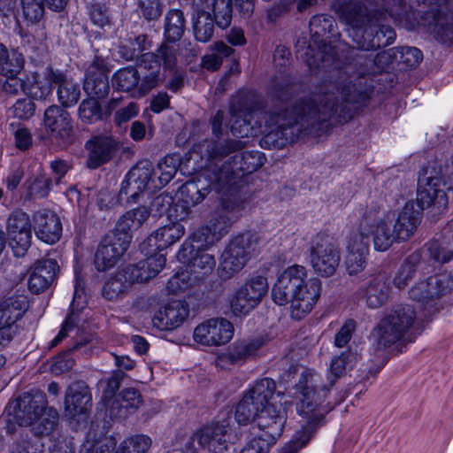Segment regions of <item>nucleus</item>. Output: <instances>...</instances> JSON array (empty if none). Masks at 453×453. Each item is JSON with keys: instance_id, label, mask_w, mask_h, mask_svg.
Returning <instances> with one entry per match:
<instances>
[{"instance_id": "f257e3e1", "label": "nucleus", "mask_w": 453, "mask_h": 453, "mask_svg": "<svg viewBox=\"0 0 453 453\" xmlns=\"http://www.w3.org/2000/svg\"><path fill=\"white\" fill-rule=\"evenodd\" d=\"M291 82L286 76L272 81L269 96L274 105L268 108L253 91H241L230 102V126L234 135L247 137L252 134L253 124L264 127L262 143L269 149H281L294 141L303 131L320 134L329 127V120L338 122L351 119L369 101L370 95L358 83H337L321 94L295 102L291 107L286 102L291 96Z\"/></svg>"}, {"instance_id": "f03ea898", "label": "nucleus", "mask_w": 453, "mask_h": 453, "mask_svg": "<svg viewBox=\"0 0 453 453\" xmlns=\"http://www.w3.org/2000/svg\"><path fill=\"white\" fill-rule=\"evenodd\" d=\"M357 357V353L349 348L334 357L330 364V378L327 384L323 383L321 377L317 373L309 371L302 373L297 384L300 397L296 403L297 413L303 418L301 429L296 433L281 453H297L324 425L325 416L329 410L322 404V402L335 380L348 369L353 368Z\"/></svg>"}, {"instance_id": "7ed1b4c3", "label": "nucleus", "mask_w": 453, "mask_h": 453, "mask_svg": "<svg viewBox=\"0 0 453 453\" xmlns=\"http://www.w3.org/2000/svg\"><path fill=\"white\" fill-rule=\"evenodd\" d=\"M240 140H204L193 148V152L207 159V169L212 180L226 184L231 190L237 173H250L263 165L259 151H244Z\"/></svg>"}, {"instance_id": "20e7f679", "label": "nucleus", "mask_w": 453, "mask_h": 453, "mask_svg": "<svg viewBox=\"0 0 453 453\" xmlns=\"http://www.w3.org/2000/svg\"><path fill=\"white\" fill-rule=\"evenodd\" d=\"M306 277L303 266H289L278 276L272 289L275 303H290V315L295 319L310 313L320 296L321 280L318 278L306 280Z\"/></svg>"}, {"instance_id": "39448f33", "label": "nucleus", "mask_w": 453, "mask_h": 453, "mask_svg": "<svg viewBox=\"0 0 453 453\" xmlns=\"http://www.w3.org/2000/svg\"><path fill=\"white\" fill-rule=\"evenodd\" d=\"M14 421L19 426H30L35 434H49L58 422V411L48 407L46 395L40 390H32L20 395L10 403Z\"/></svg>"}, {"instance_id": "423d86ee", "label": "nucleus", "mask_w": 453, "mask_h": 453, "mask_svg": "<svg viewBox=\"0 0 453 453\" xmlns=\"http://www.w3.org/2000/svg\"><path fill=\"white\" fill-rule=\"evenodd\" d=\"M335 22L331 16L315 15L310 20L311 43L302 48L297 45V54L306 62L310 69L324 67L336 57L334 48L331 45Z\"/></svg>"}, {"instance_id": "0eeeda50", "label": "nucleus", "mask_w": 453, "mask_h": 453, "mask_svg": "<svg viewBox=\"0 0 453 453\" xmlns=\"http://www.w3.org/2000/svg\"><path fill=\"white\" fill-rule=\"evenodd\" d=\"M452 174L449 166L436 161L428 162L418 174L416 202L424 208H445L448 204L447 191L453 189Z\"/></svg>"}, {"instance_id": "6e6552de", "label": "nucleus", "mask_w": 453, "mask_h": 453, "mask_svg": "<svg viewBox=\"0 0 453 453\" xmlns=\"http://www.w3.org/2000/svg\"><path fill=\"white\" fill-rule=\"evenodd\" d=\"M241 207L242 203L233 195L221 197L219 204L210 214L207 224L193 234L192 248L205 250L219 242L230 226L229 213L239 211Z\"/></svg>"}, {"instance_id": "1a4fd4ad", "label": "nucleus", "mask_w": 453, "mask_h": 453, "mask_svg": "<svg viewBox=\"0 0 453 453\" xmlns=\"http://www.w3.org/2000/svg\"><path fill=\"white\" fill-rule=\"evenodd\" d=\"M407 30L421 26L434 39L441 43L453 44V15L436 7H432L422 14L416 11L406 13L404 20L398 17V25Z\"/></svg>"}, {"instance_id": "9d476101", "label": "nucleus", "mask_w": 453, "mask_h": 453, "mask_svg": "<svg viewBox=\"0 0 453 453\" xmlns=\"http://www.w3.org/2000/svg\"><path fill=\"white\" fill-rule=\"evenodd\" d=\"M166 41L161 44L156 53L142 54L138 60V67L144 70L140 89L149 93L162 81L161 62L165 69L173 70L178 62V47L169 44Z\"/></svg>"}, {"instance_id": "9b49d317", "label": "nucleus", "mask_w": 453, "mask_h": 453, "mask_svg": "<svg viewBox=\"0 0 453 453\" xmlns=\"http://www.w3.org/2000/svg\"><path fill=\"white\" fill-rule=\"evenodd\" d=\"M276 389L275 381L264 378L244 395L235 410V419L239 425L246 426L257 421L260 408L270 401Z\"/></svg>"}, {"instance_id": "f8f14e48", "label": "nucleus", "mask_w": 453, "mask_h": 453, "mask_svg": "<svg viewBox=\"0 0 453 453\" xmlns=\"http://www.w3.org/2000/svg\"><path fill=\"white\" fill-rule=\"evenodd\" d=\"M255 242V234L250 232L235 236L229 242L221 255L219 267L221 279H230L243 268Z\"/></svg>"}, {"instance_id": "ddd939ff", "label": "nucleus", "mask_w": 453, "mask_h": 453, "mask_svg": "<svg viewBox=\"0 0 453 453\" xmlns=\"http://www.w3.org/2000/svg\"><path fill=\"white\" fill-rule=\"evenodd\" d=\"M371 213L372 211H369L363 215L357 231L351 233L349 237L345 265L349 275H357L365 267L369 251L370 225L373 220Z\"/></svg>"}, {"instance_id": "4468645a", "label": "nucleus", "mask_w": 453, "mask_h": 453, "mask_svg": "<svg viewBox=\"0 0 453 453\" xmlns=\"http://www.w3.org/2000/svg\"><path fill=\"white\" fill-rule=\"evenodd\" d=\"M261 407L256 423L250 427L249 437L267 443L270 447L281 434L285 416L281 407L270 403V401Z\"/></svg>"}, {"instance_id": "2eb2a0df", "label": "nucleus", "mask_w": 453, "mask_h": 453, "mask_svg": "<svg viewBox=\"0 0 453 453\" xmlns=\"http://www.w3.org/2000/svg\"><path fill=\"white\" fill-rule=\"evenodd\" d=\"M311 263L316 273L322 277L333 275L341 260L340 250L328 235L318 234L310 249Z\"/></svg>"}, {"instance_id": "dca6fc26", "label": "nucleus", "mask_w": 453, "mask_h": 453, "mask_svg": "<svg viewBox=\"0 0 453 453\" xmlns=\"http://www.w3.org/2000/svg\"><path fill=\"white\" fill-rule=\"evenodd\" d=\"M153 173L152 165L144 160L136 164L126 175L121 183L119 200L127 203H136L138 197L146 190L152 191L157 188L151 180Z\"/></svg>"}, {"instance_id": "f3484780", "label": "nucleus", "mask_w": 453, "mask_h": 453, "mask_svg": "<svg viewBox=\"0 0 453 453\" xmlns=\"http://www.w3.org/2000/svg\"><path fill=\"white\" fill-rule=\"evenodd\" d=\"M342 17L349 25V32L352 33L351 35L354 36V40L356 41L357 47L361 50H369L371 49L380 47V35L385 37L387 32L389 33V35L387 38L386 43L388 44L393 42L394 31L389 28H387L386 31H384L383 28H380L379 31H376V35L372 40L366 41L365 39V34L368 33V29L371 30V33L373 32V29L371 27H367L368 19L360 8L347 11L343 13Z\"/></svg>"}, {"instance_id": "a211bd4d", "label": "nucleus", "mask_w": 453, "mask_h": 453, "mask_svg": "<svg viewBox=\"0 0 453 453\" xmlns=\"http://www.w3.org/2000/svg\"><path fill=\"white\" fill-rule=\"evenodd\" d=\"M209 173L206 162L203 172L198 177L188 180L180 188V199L184 203L180 206L182 210L201 203L209 194V188H213L218 192L229 191L226 184L212 180Z\"/></svg>"}, {"instance_id": "6ab92c4d", "label": "nucleus", "mask_w": 453, "mask_h": 453, "mask_svg": "<svg viewBox=\"0 0 453 453\" xmlns=\"http://www.w3.org/2000/svg\"><path fill=\"white\" fill-rule=\"evenodd\" d=\"M43 124L50 138L61 146L73 142L74 132L70 113L58 105L49 106L44 112Z\"/></svg>"}, {"instance_id": "aec40b11", "label": "nucleus", "mask_w": 453, "mask_h": 453, "mask_svg": "<svg viewBox=\"0 0 453 453\" xmlns=\"http://www.w3.org/2000/svg\"><path fill=\"white\" fill-rule=\"evenodd\" d=\"M452 290L453 275L443 273L430 276L417 283L409 293L412 300L428 304L450 294Z\"/></svg>"}, {"instance_id": "412c9836", "label": "nucleus", "mask_w": 453, "mask_h": 453, "mask_svg": "<svg viewBox=\"0 0 453 453\" xmlns=\"http://www.w3.org/2000/svg\"><path fill=\"white\" fill-rule=\"evenodd\" d=\"M6 232L16 257H23L32 242V225L29 216L22 211H13L8 218Z\"/></svg>"}, {"instance_id": "4be33fe9", "label": "nucleus", "mask_w": 453, "mask_h": 453, "mask_svg": "<svg viewBox=\"0 0 453 453\" xmlns=\"http://www.w3.org/2000/svg\"><path fill=\"white\" fill-rule=\"evenodd\" d=\"M234 335V326L223 318L210 319L194 330V340L205 346H219L227 343Z\"/></svg>"}, {"instance_id": "5701e85b", "label": "nucleus", "mask_w": 453, "mask_h": 453, "mask_svg": "<svg viewBox=\"0 0 453 453\" xmlns=\"http://www.w3.org/2000/svg\"><path fill=\"white\" fill-rule=\"evenodd\" d=\"M230 430L227 423H212L199 428L191 436L195 442L207 453H228L227 437Z\"/></svg>"}, {"instance_id": "b1692460", "label": "nucleus", "mask_w": 453, "mask_h": 453, "mask_svg": "<svg viewBox=\"0 0 453 453\" xmlns=\"http://www.w3.org/2000/svg\"><path fill=\"white\" fill-rule=\"evenodd\" d=\"M130 244L127 240L111 234L106 235L99 244L95 255V265L98 271L104 272L113 267Z\"/></svg>"}, {"instance_id": "393cba45", "label": "nucleus", "mask_w": 453, "mask_h": 453, "mask_svg": "<svg viewBox=\"0 0 453 453\" xmlns=\"http://www.w3.org/2000/svg\"><path fill=\"white\" fill-rule=\"evenodd\" d=\"M86 148L88 150L87 166L96 169L113 158L120 145L112 135H96L86 142Z\"/></svg>"}, {"instance_id": "a878e982", "label": "nucleus", "mask_w": 453, "mask_h": 453, "mask_svg": "<svg viewBox=\"0 0 453 453\" xmlns=\"http://www.w3.org/2000/svg\"><path fill=\"white\" fill-rule=\"evenodd\" d=\"M59 270L55 258L44 257L36 261L28 271L27 286L33 294L45 291L56 280Z\"/></svg>"}, {"instance_id": "bb28decb", "label": "nucleus", "mask_w": 453, "mask_h": 453, "mask_svg": "<svg viewBox=\"0 0 453 453\" xmlns=\"http://www.w3.org/2000/svg\"><path fill=\"white\" fill-rule=\"evenodd\" d=\"M189 315V305L184 300L167 303L153 317L154 326L160 330H173L180 327Z\"/></svg>"}, {"instance_id": "cd10ccee", "label": "nucleus", "mask_w": 453, "mask_h": 453, "mask_svg": "<svg viewBox=\"0 0 453 453\" xmlns=\"http://www.w3.org/2000/svg\"><path fill=\"white\" fill-rule=\"evenodd\" d=\"M165 262L166 259L163 254H156L136 264L127 265L122 269L123 275L131 286L135 283H143L156 277L165 267Z\"/></svg>"}, {"instance_id": "c85d7f7f", "label": "nucleus", "mask_w": 453, "mask_h": 453, "mask_svg": "<svg viewBox=\"0 0 453 453\" xmlns=\"http://www.w3.org/2000/svg\"><path fill=\"white\" fill-rule=\"evenodd\" d=\"M264 336H256L250 339L235 342L229 349L219 357L220 365H240L247 359L254 357L265 344Z\"/></svg>"}, {"instance_id": "c756f323", "label": "nucleus", "mask_w": 453, "mask_h": 453, "mask_svg": "<svg viewBox=\"0 0 453 453\" xmlns=\"http://www.w3.org/2000/svg\"><path fill=\"white\" fill-rule=\"evenodd\" d=\"M36 236L46 243H55L61 236L62 225L57 214L49 210H41L33 216Z\"/></svg>"}, {"instance_id": "7c9ffc66", "label": "nucleus", "mask_w": 453, "mask_h": 453, "mask_svg": "<svg viewBox=\"0 0 453 453\" xmlns=\"http://www.w3.org/2000/svg\"><path fill=\"white\" fill-rule=\"evenodd\" d=\"M55 79H59L58 70L47 67L42 73H35L24 81V93L35 100H45L52 92Z\"/></svg>"}, {"instance_id": "2f4dec72", "label": "nucleus", "mask_w": 453, "mask_h": 453, "mask_svg": "<svg viewBox=\"0 0 453 453\" xmlns=\"http://www.w3.org/2000/svg\"><path fill=\"white\" fill-rule=\"evenodd\" d=\"M65 411L74 417L86 413L92 405V395L84 381H76L70 385L65 393Z\"/></svg>"}, {"instance_id": "473e14b6", "label": "nucleus", "mask_w": 453, "mask_h": 453, "mask_svg": "<svg viewBox=\"0 0 453 453\" xmlns=\"http://www.w3.org/2000/svg\"><path fill=\"white\" fill-rule=\"evenodd\" d=\"M372 211L370 214L373 220L370 225V231L372 230L373 224L376 223V229L372 232L374 247L377 250L384 251L387 250L394 242L395 237L392 232L396 227V220H395V213L390 212L386 216L384 219H377L376 214L378 209L376 207H371L366 210L364 215Z\"/></svg>"}, {"instance_id": "72a5a7b5", "label": "nucleus", "mask_w": 453, "mask_h": 453, "mask_svg": "<svg viewBox=\"0 0 453 453\" xmlns=\"http://www.w3.org/2000/svg\"><path fill=\"white\" fill-rule=\"evenodd\" d=\"M424 209L414 200L404 204L398 213V241H406L414 234L421 222Z\"/></svg>"}, {"instance_id": "f704fd0d", "label": "nucleus", "mask_w": 453, "mask_h": 453, "mask_svg": "<svg viewBox=\"0 0 453 453\" xmlns=\"http://www.w3.org/2000/svg\"><path fill=\"white\" fill-rule=\"evenodd\" d=\"M149 216L150 211L145 206L130 210L119 219L112 234L119 235L121 239L125 237L127 240V243L130 244L133 233L142 226Z\"/></svg>"}, {"instance_id": "c9c22d12", "label": "nucleus", "mask_w": 453, "mask_h": 453, "mask_svg": "<svg viewBox=\"0 0 453 453\" xmlns=\"http://www.w3.org/2000/svg\"><path fill=\"white\" fill-rule=\"evenodd\" d=\"M24 294H12L0 302V326H12L27 308Z\"/></svg>"}, {"instance_id": "e433bc0d", "label": "nucleus", "mask_w": 453, "mask_h": 453, "mask_svg": "<svg viewBox=\"0 0 453 453\" xmlns=\"http://www.w3.org/2000/svg\"><path fill=\"white\" fill-rule=\"evenodd\" d=\"M185 228L180 222H172L154 231L148 238V246L154 250H165L178 242Z\"/></svg>"}, {"instance_id": "4c0bfd02", "label": "nucleus", "mask_w": 453, "mask_h": 453, "mask_svg": "<svg viewBox=\"0 0 453 453\" xmlns=\"http://www.w3.org/2000/svg\"><path fill=\"white\" fill-rule=\"evenodd\" d=\"M142 403V396L135 388H125L114 399L110 406V415L113 418H124L134 412Z\"/></svg>"}, {"instance_id": "58836bf2", "label": "nucleus", "mask_w": 453, "mask_h": 453, "mask_svg": "<svg viewBox=\"0 0 453 453\" xmlns=\"http://www.w3.org/2000/svg\"><path fill=\"white\" fill-rule=\"evenodd\" d=\"M195 6L191 16L193 35L197 42L205 43L212 39L216 22L209 12L200 8L198 4Z\"/></svg>"}, {"instance_id": "ea45409f", "label": "nucleus", "mask_w": 453, "mask_h": 453, "mask_svg": "<svg viewBox=\"0 0 453 453\" xmlns=\"http://www.w3.org/2000/svg\"><path fill=\"white\" fill-rule=\"evenodd\" d=\"M389 282L381 275L370 280L367 286L362 289L366 304L372 309L384 305L389 298Z\"/></svg>"}, {"instance_id": "a19ab883", "label": "nucleus", "mask_w": 453, "mask_h": 453, "mask_svg": "<svg viewBox=\"0 0 453 453\" xmlns=\"http://www.w3.org/2000/svg\"><path fill=\"white\" fill-rule=\"evenodd\" d=\"M40 435L27 429L17 430L12 438L10 453H43L44 446Z\"/></svg>"}, {"instance_id": "79ce46f5", "label": "nucleus", "mask_w": 453, "mask_h": 453, "mask_svg": "<svg viewBox=\"0 0 453 453\" xmlns=\"http://www.w3.org/2000/svg\"><path fill=\"white\" fill-rule=\"evenodd\" d=\"M83 291L78 288V283L75 286V290L73 294V300L71 304V311L68 313L65 320L63 322L60 331L58 335L51 340L47 345V349H52L60 344L64 339L68 336L70 331H72L77 325L78 322V313L76 311H79L83 308V305H81V303H84L85 297L82 296Z\"/></svg>"}, {"instance_id": "37998d69", "label": "nucleus", "mask_w": 453, "mask_h": 453, "mask_svg": "<svg viewBox=\"0 0 453 453\" xmlns=\"http://www.w3.org/2000/svg\"><path fill=\"white\" fill-rule=\"evenodd\" d=\"M376 349L389 348L396 342V320L394 314L383 318L372 334Z\"/></svg>"}, {"instance_id": "c03bdc74", "label": "nucleus", "mask_w": 453, "mask_h": 453, "mask_svg": "<svg viewBox=\"0 0 453 453\" xmlns=\"http://www.w3.org/2000/svg\"><path fill=\"white\" fill-rule=\"evenodd\" d=\"M415 318V311L410 305L398 310V352L402 351V346L413 342L418 334L413 327Z\"/></svg>"}, {"instance_id": "a18cd8bd", "label": "nucleus", "mask_w": 453, "mask_h": 453, "mask_svg": "<svg viewBox=\"0 0 453 453\" xmlns=\"http://www.w3.org/2000/svg\"><path fill=\"white\" fill-rule=\"evenodd\" d=\"M186 29V18L179 9L169 10L164 19V38L167 42H179Z\"/></svg>"}, {"instance_id": "49530a36", "label": "nucleus", "mask_w": 453, "mask_h": 453, "mask_svg": "<svg viewBox=\"0 0 453 453\" xmlns=\"http://www.w3.org/2000/svg\"><path fill=\"white\" fill-rule=\"evenodd\" d=\"M143 72L144 70L141 69L140 73L134 67L122 68L113 75V86H115L119 90L126 92L135 89L139 95L144 96L147 93H143L140 89Z\"/></svg>"}, {"instance_id": "de8ad7c7", "label": "nucleus", "mask_w": 453, "mask_h": 453, "mask_svg": "<svg viewBox=\"0 0 453 453\" xmlns=\"http://www.w3.org/2000/svg\"><path fill=\"white\" fill-rule=\"evenodd\" d=\"M59 79H55L54 84L58 85V98L59 103L65 107L74 105L80 99L81 88L78 83L69 80L65 75L58 71Z\"/></svg>"}, {"instance_id": "09e8293b", "label": "nucleus", "mask_w": 453, "mask_h": 453, "mask_svg": "<svg viewBox=\"0 0 453 453\" xmlns=\"http://www.w3.org/2000/svg\"><path fill=\"white\" fill-rule=\"evenodd\" d=\"M83 88L90 98L100 99L105 97L110 90L107 75L102 71L88 73Z\"/></svg>"}, {"instance_id": "8fccbe9b", "label": "nucleus", "mask_w": 453, "mask_h": 453, "mask_svg": "<svg viewBox=\"0 0 453 453\" xmlns=\"http://www.w3.org/2000/svg\"><path fill=\"white\" fill-rule=\"evenodd\" d=\"M123 274L122 270L118 271L104 283L102 291L104 298L113 301L127 293L131 285Z\"/></svg>"}, {"instance_id": "3c124183", "label": "nucleus", "mask_w": 453, "mask_h": 453, "mask_svg": "<svg viewBox=\"0 0 453 453\" xmlns=\"http://www.w3.org/2000/svg\"><path fill=\"white\" fill-rule=\"evenodd\" d=\"M246 288H239L230 299V308L236 317L248 315L258 304L249 295Z\"/></svg>"}, {"instance_id": "603ef678", "label": "nucleus", "mask_w": 453, "mask_h": 453, "mask_svg": "<svg viewBox=\"0 0 453 453\" xmlns=\"http://www.w3.org/2000/svg\"><path fill=\"white\" fill-rule=\"evenodd\" d=\"M234 50L222 42H218L213 46V52L203 58V66L209 71L218 70L223 62V58L229 57Z\"/></svg>"}, {"instance_id": "864d4df0", "label": "nucleus", "mask_w": 453, "mask_h": 453, "mask_svg": "<svg viewBox=\"0 0 453 453\" xmlns=\"http://www.w3.org/2000/svg\"><path fill=\"white\" fill-rule=\"evenodd\" d=\"M216 265L213 255L197 251L189 262L190 272L196 277L207 275L212 272Z\"/></svg>"}, {"instance_id": "5fc2aeb1", "label": "nucleus", "mask_w": 453, "mask_h": 453, "mask_svg": "<svg viewBox=\"0 0 453 453\" xmlns=\"http://www.w3.org/2000/svg\"><path fill=\"white\" fill-rule=\"evenodd\" d=\"M212 12V18L219 28L226 29L230 26L233 13L231 0H214Z\"/></svg>"}, {"instance_id": "6e6d98bb", "label": "nucleus", "mask_w": 453, "mask_h": 453, "mask_svg": "<svg viewBox=\"0 0 453 453\" xmlns=\"http://www.w3.org/2000/svg\"><path fill=\"white\" fill-rule=\"evenodd\" d=\"M79 117L82 122L91 124L102 119V109L95 98L83 100L79 106Z\"/></svg>"}, {"instance_id": "4d7b16f0", "label": "nucleus", "mask_w": 453, "mask_h": 453, "mask_svg": "<svg viewBox=\"0 0 453 453\" xmlns=\"http://www.w3.org/2000/svg\"><path fill=\"white\" fill-rule=\"evenodd\" d=\"M398 66L405 71L416 68L423 58L422 52L416 47L403 46L398 50Z\"/></svg>"}, {"instance_id": "13d9d810", "label": "nucleus", "mask_w": 453, "mask_h": 453, "mask_svg": "<svg viewBox=\"0 0 453 453\" xmlns=\"http://www.w3.org/2000/svg\"><path fill=\"white\" fill-rule=\"evenodd\" d=\"M424 252L430 260L439 264H445L453 260V251L449 250L439 241L427 242Z\"/></svg>"}, {"instance_id": "bf43d9fd", "label": "nucleus", "mask_w": 453, "mask_h": 453, "mask_svg": "<svg viewBox=\"0 0 453 453\" xmlns=\"http://www.w3.org/2000/svg\"><path fill=\"white\" fill-rule=\"evenodd\" d=\"M26 185L31 196L44 197L50 190L51 180L42 173H38L28 179Z\"/></svg>"}, {"instance_id": "052dcab7", "label": "nucleus", "mask_w": 453, "mask_h": 453, "mask_svg": "<svg viewBox=\"0 0 453 453\" xmlns=\"http://www.w3.org/2000/svg\"><path fill=\"white\" fill-rule=\"evenodd\" d=\"M241 288H246L247 292H250V297L259 303L268 291L267 279L260 275L255 276L248 280Z\"/></svg>"}, {"instance_id": "680f3d73", "label": "nucleus", "mask_w": 453, "mask_h": 453, "mask_svg": "<svg viewBox=\"0 0 453 453\" xmlns=\"http://www.w3.org/2000/svg\"><path fill=\"white\" fill-rule=\"evenodd\" d=\"M44 0H21L23 14L31 22L39 21L44 13Z\"/></svg>"}, {"instance_id": "e2e57ef3", "label": "nucleus", "mask_w": 453, "mask_h": 453, "mask_svg": "<svg viewBox=\"0 0 453 453\" xmlns=\"http://www.w3.org/2000/svg\"><path fill=\"white\" fill-rule=\"evenodd\" d=\"M0 66L2 75L17 76L24 65V58L17 51H12Z\"/></svg>"}, {"instance_id": "0e129e2a", "label": "nucleus", "mask_w": 453, "mask_h": 453, "mask_svg": "<svg viewBox=\"0 0 453 453\" xmlns=\"http://www.w3.org/2000/svg\"><path fill=\"white\" fill-rule=\"evenodd\" d=\"M35 111V104L27 98L19 99L16 103L10 108V113L17 119H28L34 114Z\"/></svg>"}, {"instance_id": "69168bd1", "label": "nucleus", "mask_w": 453, "mask_h": 453, "mask_svg": "<svg viewBox=\"0 0 453 453\" xmlns=\"http://www.w3.org/2000/svg\"><path fill=\"white\" fill-rule=\"evenodd\" d=\"M19 91L24 92L23 80L12 75H2L0 77V92L7 96H15Z\"/></svg>"}, {"instance_id": "338daca9", "label": "nucleus", "mask_w": 453, "mask_h": 453, "mask_svg": "<svg viewBox=\"0 0 453 453\" xmlns=\"http://www.w3.org/2000/svg\"><path fill=\"white\" fill-rule=\"evenodd\" d=\"M122 443L130 453H146L151 446V439L146 435L139 434L123 441Z\"/></svg>"}, {"instance_id": "774afa93", "label": "nucleus", "mask_w": 453, "mask_h": 453, "mask_svg": "<svg viewBox=\"0 0 453 453\" xmlns=\"http://www.w3.org/2000/svg\"><path fill=\"white\" fill-rule=\"evenodd\" d=\"M173 200V196L171 194L164 192L153 199L150 210L155 216L161 217L170 211Z\"/></svg>"}]
</instances>
